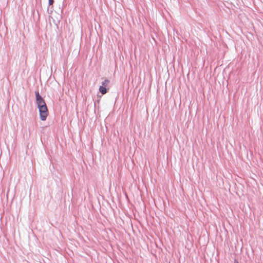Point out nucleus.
I'll use <instances>...</instances> for the list:
<instances>
[{
	"instance_id": "obj_1",
	"label": "nucleus",
	"mask_w": 263,
	"mask_h": 263,
	"mask_svg": "<svg viewBox=\"0 0 263 263\" xmlns=\"http://www.w3.org/2000/svg\"><path fill=\"white\" fill-rule=\"evenodd\" d=\"M36 104L39 110L41 120L44 121L49 115V111L44 98L40 95L39 91H35Z\"/></svg>"
},
{
	"instance_id": "obj_2",
	"label": "nucleus",
	"mask_w": 263,
	"mask_h": 263,
	"mask_svg": "<svg viewBox=\"0 0 263 263\" xmlns=\"http://www.w3.org/2000/svg\"><path fill=\"white\" fill-rule=\"evenodd\" d=\"M100 92L101 93L102 95H105L107 92L108 88H107L106 87L104 86H100L99 88Z\"/></svg>"
},
{
	"instance_id": "obj_3",
	"label": "nucleus",
	"mask_w": 263,
	"mask_h": 263,
	"mask_svg": "<svg viewBox=\"0 0 263 263\" xmlns=\"http://www.w3.org/2000/svg\"><path fill=\"white\" fill-rule=\"evenodd\" d=\"M110 82V81L108 79H105L101 83V85L106 87Z\"/></svg>"
},
{
	"instance_id": "obj_4",
	"label": "nucleus",
	"mask_w": 263,
	"mask_h": 263,
	"mask_svg": "<svg viewBox=\"0 0 263 263\" xmlns=\"http://www.w3.org/2000/svg\"><path fill=\"white\" fill-rule=\"evenodd\" d=\"M54 3V0H48V6H51V8L53 7V5Z\"/></svg>"
},
{
	"instance_id": "obj_5",
	"label": "nucleus",
	"mask_w": 263,
	"mask_h": 263,
	"mask_svg": "<svg viewBox=\"0 0 263 263\" xmlns=\"http://www.w3.org/2000/svg\"><path fill=\"white\" fill-rule=\"evenodd\" d=\"M99 101H100V99H98V100H97V101H94V106H95V108H96L97 102H98V103H99Z\"/></svg>"
},
{
	"instance_id": "obj_6",
	"label": "nucleus",
	"mask_w": 263,
	"mask_h": 263,
	"mask_svg": "<svg viewBox=\"0 0 263 263\" xmlns=\"http://www.w3.org/2000/svg\"><path fill=\"white\" fill-rule=\"evenodd\" d=\"M234 263H239V261H238L237 259H235L234 260Z\"/></svg>"
}]
</instances>
